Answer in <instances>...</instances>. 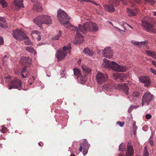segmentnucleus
<instances>
[{"label": "nucleus", "instance_id": "1", "mask_svg": "<svg viewBox=\"0 0 156 156\" xmlns=\"http://www.w3.org/2000/svg\"><path fill=\"white\" fill-rule=\"evenodd\" d=\"M70 27L71 30H76V34L79 38L83 37L82 35L80 33V32L86 34L88 31H96L98 29L96 24L91 22H86L83 24L82 26L80 24L78 28H77L76 27H74L72 26Z\"/></svg>", "mask_w": 156, "mask_h": 156}, {"label": "nucleus", "instance_id": "2", "mask_svg": "<svg viewBox=\"0 0 156 156\" xmlns=\"http://www.w3.org/2000/svg\"><path fill=\"white\" fill-rule=\"evenodd\" d=\"M102 65L105 68H111L112 70L117 71L124 72L128 69L127 67L120 66L114 61L110 62L105 58L103 59Z\"/></svg>", "mask_w": 156, "mask_h": 156}, {"label": "nucleus", "instance_id": "3", "mask_svg": "<svg viewBox=\"0 0 156 156\" xmlns=\"http://www.w3.org/2000/svg\"><path fill=\"white\" fill-rule=\"evenodd\" d=\"M71 49L70 44H69L67 46H63L62 50H58L56 54L58 61H60L64 58L66 55L67 51L68 53L70 54Z\"/></svg>", "mask_w": 156, "mask_h": 156}, {"label": "nucleus", "instance_id": "4", "mask_svg": "<svg viewBox=\"0 0 156 156\" xmlns=\"http://www.w3.org/2000/svg\"><path fill=\"white\" fill-rule=\"evenodd\" d=\"M57 17L59 22L62 24H67L69 23V17L67 13L62 10L58 11Z\"/></svg>", "mask_w": 156, "mask_h": 156}, {"label": "nucleus", "instance_id": "5", "mask_svg": "<svg viewBox=\"0 0 156 156\" xmlns=\"http://www.w3.org/2000/svg\"><path fill=\"white\" fill-rule=\"evenodd\" d=\"M141 23L142 27L147 31L152 34H156V29L153 23L151 22L149 20H142Z\"/></svg>", "mask_w": 156, "mask_h": 156}, {"label": "nucleus", "instance_id": "6", "mask_svg": "<svg viewBox=\"0 0 156 156\" xmlns=\"http://www.w3.org/2000/svg\"><path fill=\"white\" fill-rule=\"evenodd\" d=\"M108 76L106 74L98 71L96 74L95 80L97 83L99 84H101L108 80Z\"/></svg>", "mask_w": 156, "mask_h": 156}, {"label": "nucleus", "instance_id": "7", "mask_svg": "<svg viewBox=\"0 0 156 156\" xmlns=\"http://www.w3.org/2000/svg\"><path fill=\"white\" fill-rule=\"evenodd\" d=\"M153 96L149 92H146L144 94L142 100V105H148L150 102L153 99Z\"/></svg>", "mask_w": 156, "mask_h": 156}, {"label": "nucleus", "instance_id": "8", "mask_svg": "<svg viewBox=\"0 0 156 156\" xmlns=\"http://www.w3.org/2000/svg\"><path fill=\"white\" fill-rule=\"evenodd\" d=\"M12 34L14 38L19 41L23 40V37H26V34L21 30L17 29L13 31Z\"/></svg>", "mask_w": 156, "mask_h": 156}, {"label": "nucleus", "instance_id": "9", "mask_svg": "<svg viewBox=\"0 0 156 156\" xmlns=\"http://www.w3.org/2000/svg\"><path fill=\"white\" fill-rule=\"evenodd\" d=\"M22 85V83L21 81L18 79L15 78L10 82L9 89H11L14 88L20 90Z\"/></svg>", "mask_w": 156, "mask_h": 156}, {"label": "nucleus", "instance_id": "10", "mask_svg": "<svg viewBox=\"0 0 156 156\" xmlns=\"http://www.w3.org/2000/svg\"><path fill=\"white\" fill-rule=\"evenodd\" d=\"M52 23V20L51 17L47 15L40 16V24H51Z\"/></svg>", "mask_w": 156, "mask_h": 156}, {"label": "nucleus", "instance_id": "11", "mask_svg": "<svg viewBox=\"0 0 156 156\" xmlns=\"http://www.w3.org/2000/svg\"><path fill=\"white\" fill-rule=\"evenodd\" d=\"M114 78L119 82L124 81L128 77V75L124 73H116L113 74Z\"/></svg>", "mask_w": 156, "mask_h": 156}, {"label": "nucleus", "instance_id": "12", "mask_svg": "<svg viewBox=\"0 0 156 156\" xmlns=\"http://www.w3.org/2000/svg\"><path fill=\"white\" fill-rule=\"evenodd\" d=\"M31 59L29 57H22L20 61L21 65L27 67H30L31 65Z\"/></svg>", "mask_w": 156, "mask_h": 156}, {"label": "nucleus", "instance_id": "13", "mask_svg": "<svg viewBox=\"0 0 156 156\" xmlns=\"http://www.w3.org/2000/svg\"><path fill=\"white\" fill-rule=\"evenodd\" d=\"M126 155L123 153H120L118 156H133L134 155V151L133 147L130 145L127 146V150L126 151Z\"/></svg>", "mask_w": 156, "mask_h": 156}, {"label": "nucleus", "instance_id": "14", "mask_svg": "<svg viewBox=\"0 0 156 156\" xmlns=\"http://www.w3.org/2000/svg\"><path fill=\"white\" fill-rule=\"evenodd\" d=\"M113 51L110 47H107L104 49L103 52L104 57L108 58H111L112 56Z\"/></svg>", "mask_w": 156, "mask_h": 156}, {"label": "nucleus", "instance_id": "15", "mask_svg": "<svg viewBox=\"0 0 156 156\" xmlns=\"http://www.w3.org/2000/svg\"><path fill=\"white\" fill-rule=\"evenodd\" d=\"M139 80L140 82L144 83V85L148 87L151 84L149 78L147 76H143L139 78Z\"/></svg>", "mask_w": 156, "mask_h": 156}, {"label": "nucleus", "instance_id": "16", "mask_svg": "<svg viewBox=\"0 0 156 156\" xmlns=\"http://www.w3.org/2000/svg\"><path fill=\"white\" fill-rule=\"evenodd\" d=\"M23 1L22 0H15L14 1V4L15 6L16 10H18L20 8L24 7L22 3Z\"/></svg>", "mask_w": 156, "mask_h": 156}, {"label": "nucleus", "instance_id": "17", "mask_svg": "<svg viewBox=\"0 0 156 156\" xmlns=\"http://www.w3.org/2000/svg\"><path fill=\"white\" fill-rule=\"evenodd\" d=\"M82 68L83 70V72L85 74L84 76V78H85L86 75L90 73L91 71V69L90 68L85 65L82 66Z\"/></svg>", "mask_w": 156, "mask_h": 156}, {"label": "nucleus", "instance_id": "18", "mask_svg": "<svg viewBox=\"0 0 156 156\" xmlns=\"http://www.w3.org/2000/svg\"><path fill=\"white\" fill-rule=\"evenodd\" d=\"M5 18L0 17V26L2 28H6L7 27V23Z\"/></svg>", "mask_w": 156, "mask_h": 156}, {"label": "nucleus", "instance_id": "19", "mask_svg": "<svg viewBox=\"0 0 156 156\" xmlns=\"http://www.w3.org/2000/svg\"><path fill=\"white\" fill-rule=\"evenodd\" d=\"M32 2H33L36 3L34 4L33 7V10L35 12H38L39 9V4L38 2H37V1H36L35 0H31Z\"/></svg>", "mask_w": 156, "mask_h": 156}, {"label": "nucleus", "instance_id": "20", "mask_svg": "<svg viewBox=\"0 0 156 156\" xmlns=\"http://www.w3.org/2000/svg\"><path fill=\"white\" fill-rule=\"evenodd\" d=\"M145 52L147 55L148 56L151 57L154 59H156V52L148 50H146Z\"/></svg>", "mask_w": 156, "mask_h": 156}, {"label": "nucleus", "instance_id": "21", "mask_svg": "<svg viewBox=\"0 0 156 156\" xmlns=\"http://www.w3.org/2000/svg\"><path fill=\"white\" fill-rule=\"evenodd\" d=\"M127 11L128 15L130 16H135L137 13V11L136 9L132 10L128 9Z\"/></svg>", "mask_w": 156, "mask_h": 156}, {"label": "nucleus", "instance_id": "22", "mask_svg": "<svg viewBox=\"0 0 156 156\" xmlns=\"http://www.w3.org/2000/svg\"><path fill=\"white\" fill-rule=\"evenodd\" d=\"M83 145H84L86 146V148L83 149V154L85 155L87 154L88 151V150L89 147H90V145L89 144L88 142L86 140H85L84 141Z\"/></svg>", "mask_w": 156, "mask_h": 156}, {"label": "nucleus", "instance_id": "23", "mask_svg": "<svg viewBox=\"0 0 156 156\" xmlns=\"http://www.w3.org/2000/svg\"><path fill=\"white\" fill-rule=\"evenodd\" d=\"M73 72L74 75L77 76V77H79L81 76L82 77V76H81L80 70L77 68H74L73 69Z\"/></svg>", "mask_w": 156, "mask_h": 156}, {"label": "nucleus", "instance_id": "24", "mask_svg": "<svg viewBox=\"0 0 156 156\" xmlns=\"http://www.w3.org/2000/svg\"><path fill=\"white\" fill-rule=\"evenodd\" d=\"M121 89L125 94L128 95V94L129 88L127 84H124L122 85Z\"/></svg>", "mask_w": 156, "mask_h": 156}, {"label": "nucleus", "instance_id": "25", "mask_svg": "<svg viewBox=\"0 0 156 156\" xmlns=\"http://www.w3.org/2000/svg\"><path fill=\"white\" fill-rule=\"evenodd\" d=\"M103 87L107 91H111L112 89L113 86L112 85L108 83L104 85Z\"/></svg>", "mask_w": 156, "mask_h": 156}, {"label": "nucleus", "instance_id": "26", "mask_svg": "<svg viewBox=\"0 0 156 156\" xmlns=\"http://www.w3.org/2000/svg\"><path fill=\"white\" fill-rule=\"evenodd\" d=\"M131 43H133L135 45H138L139 47L141 46L142 45H144L145 44H147V41H141V42H139L138 41H132Z\"/></svg>", "mask_w": 156, "mask_h": 156}, {"label": "nucleus", "instance_id": "27", "mask_svg": "<svg viewBox=\"0 0 156 156\" xmlns=\"http://www.w3.org/2000/svg\"><path fill=\"white\" fill-rule=\"evenodd\" d=\"M26 50L28 52L33 53L34 54H36V52L34 51L33 47L27 46L25 48Z\"/></svg>", "mask_w": 156, "mask_h": 156}, {"label": "nucleus", "instance_id": "28", "mask_svg": "<svg viewBox=\"0 0 156 156\" xmlns=\"http://www.w3.org/2000/svg\"><path fill=\"white\" fill-rule=\"evenodd\" d=\"M26 37H23V39H25V40L24 41V42L27 45H31L32 44V43L30 41L29 37L26 35Z\"/></svg>", "mask_w": 156, "mask_h": 156}, {"label": "nucleus", "instance_id": "29", "mask_svg": "<svg viewBox=\"0 0 156 156\" xmlns=\"http://www.w3.org/2000/svg\"><path fill=\"white\" fill-rule=\"evenodd\" d=\"M83 51L84 53L87 54L90 56H92L93 54V52L87 48H84L83 50Z\"/></svg>", "mask_w": 156, "mask_h": 156}, {"label": "nucleus", "instance_id": "30", "mask_svg": "<svg viewBox=\"0 0 156 156\" xmlns=\"http://www.w3.org/2000/svg\"><path fill=\"white\" fill-rule=\"evenodd\" d=\"M62 32L61 30H59L57 35L52 38L53 40H58L62 35Z\"/></svg>", "mask_w": 156, "mask_h": 156}, {"label": "nucleus", "instance_id": "31", "mask_svg": "<svg viewBox=\"0 0 156 156\" xmlns=\"http://www.w3.org/2000/svg\"><path fill=\"white\" fill-rule=\"evenodd\" d=\"M9 57V56H8L5 55L2 58V61L3 64L5 65Z\"/></svg>", "mask_w": 156, "mask_h": 156}, {"label": "nucleus", "instance_id": "32", "mask_svg": "<svg viewBox=\"0 0 156 156\" xmlns=\"http://www.w3.org/2000/svg\"><path fill=\"white\" fill-rule=\"evenodd\" d=\"M0 4L2 5L3 8H5L7 7V3L5 0H0Z\"/></svg>", "mask_w": 156, "mask_h": 156}, {"label": "nucleus", "instance_id": "33", "mask_svg": "<svg viewBox=\"0 0 156 156\" xmlns=\"http://www.w3.org/2000/svg\"><path fill=\"white\" fill-rule=\"evenodd\" d=\"M26 66L23 68L21 72V76L23 77H25L26 76H24V73H25L27 71V69L26 68Z\"/></svg>", "mask_w": 156, "mask_h": 156}, {"label": "nucleus", "instance_id": "34", "mask_svg": "<svg viewBox=\"0 0 156 156\" xmlns=\"http://www.w3.org/2000/svg\"><path fill=\"white\" fill-rule=\"evenodd\" d=\"M140 94L138 92H135L133 93L132 94V96L133 97L135 98H138L139 95Z\"/></svg>", "mask_w": 156, "mask_h": 156}, {"label": "nucleus", "instance_id": "35", "mask_svg": "<svg viewBox=\"0 0 156 156\" xmlns=\"http://www.w3.org/2000/svg\"><path fill=\"white\" fill-rule=\"evenodd\" d=\"M125 146L124 144L123 143H122L119 146V150L120 151H123L125 150Z\"/></svg>", "mask_w": 156, "mask_h": 156}, {"label": "nucleus", "instance_id": "36", "mask_svg": "<svg viewBox=\"0 0 156 156\" xmlns=\"http://www.w3.org/2000/svg\"><path fill=\"white\" fill-rule=\"evenodd\" d=\"M34 22L38 26H39V18L38 16L34 19Z\"/></svg>", "mask_w": 156, "mask_h": 156}, {"label": "nucleus", "instance_id": "37", "mask_svg": "<svg viewBox=\"0 0 156 156\" xmlns=\"http://www.w3.org/2000/svg\"><path fill=\"white\" fill-rule=\"evenodd\" d=\"M144 149L143 156H149V153L146 146L144 147Z\"/></svg>", "mask_w": 156, "mask_h": 156}, {"label": "nucleus", "instance_id": "38", "mask_svg": "<svg viewBox=\"0 0 156 156\" xmlns=\"http://www.w3.org/2000/svg\"><path fill=\"white\" fill-rule=\"evenodd\" d=\"M153 137L151 136L150 137L148 140L149 143L151 146H153L154 145V142L153 141Z\"/></svg>", "mask_w": 156, "mask_h": 156}, {"label": "nucleus", "instance_id": "39", "mask_svg": "<svg viewBox=\"0 0 156 156\" xmlns=\"http://www.w3.org/2000/svg\"><path fill=\"white\" fill-rule=\"evenodd\" d=\"M117 124L119 125L121 127H123L125 124V122H123L118 121L117 122Z\"/></svg>", "mask_w": 156, "mask_h": 156}, {"label": "nucleus", "instance_id": "40", "mask_svg": "<svg viewBox=\"0 0 156 156\" xmlns=\"http://www.w3.org/2000/svg\"><path fill=\"white\" fill-rule=\"evenodd\" d=\"M2 129L0 130L1 132L3 133H5L7 131V128L6 127L3 126H2Z\"/></svg>", "mask_w": 156, "mask_h": 156}, {"label": "nucleus", "instance_id": "41", "mask_svg": "<svg viewBox=\"0 0 156 156\" xmlns=\"http://www.w3.org/2000/svg\"><path fill=\"white\" fill-rule=\"evenodd\" d=\"M146 2L149 3L150 5H153L154 4V1L153 0H144Z\"/></svg>", "mask_w": 156, "mask_h": 156}, {"label": "nucleus", "instance_id": "42", "mask_svg": "<svg viewBox=\"0 0 156 156\" xmlns=\"http://www.w3.org/2000/svg\"><path fill=\"white\" fill-rule=\"evenodd\" d=\"M39 32L37 30L33 31L31 34L32 36H34L35 34H37L38 35V36L39 37V35H38Z\"/></svg>", "mask_w": 156, "mask_h": 156}, {"label": "nucleus", "instance_id": "43", "mask_svg": "<svg viewBox=\"0 0 156 156\" xmlns=\"http://www.w3.org/2000/svg\"><path fill=\"white\" fill-rule=\"evenodd\" d=\"M151 117L152 116L150 114H147L145 116V118L147 119H149L151 118Z\"/></svg>", "mask_w": 156, "mask_h": 156}, {"label": "nucleus", "instance_id": "44", "mask_svg": "<svg viewBox=\"0 0 156 156\" xmlns=\"http://www.w3.org/2000/svg\"><path fill=\"white\" fill-rule=\"evenodd\" d=\"M135 107V106H130V107L129 108V109L128 110V112L129 113H130L131 112L132 110H133V108H134Z\"/></svg>", "mask_w": 156, "mask_h": 156}, {"label": "nucleus", "instance_id": "45", "mask_svg": "<svg viewBox=\"0 0 156 156\" xmlns=\"http://www.w3.org/2000/svg\"><path fill=\"white\" fill-rule=\"evenodd\" d=\"M151 72L155 75L156 74V70L154 69L151 68L150 69Z\"/></svg>", "mask_w": 156, "mask_h": 156}, {"label": "nucleus", "instance_id": "46", "mask_svg": "<svg viewBox=\"0 0 156 156\" xmlns=\"http://www.w3.org/2000/svg\"><path fill=\"white\" fill-rule=\"evenodd\" d=\"M4 43V41L3 38L0 36V45Z\"/></svg>", "mask_w": 156, "mask_h": 156}, {"label": "nucleus", "instance_id": "47", "mask_svg": "<svg viewBox=\"0 0 156 156\" xmlns=\"http://www.w3.org/2000/svg\"><path fill=\"white\" fill-rule=\"evenodd\" d=\"M136 2L140 4L141 3V0H135Z\"/></svg>", "mask_w": 156, "mask_h": 156}, {"label": "nucleus", "instance_id": "48", "mask_svg": "<svg viewBox=\"0 0 156 156\" xmlns=\"http://www.w3.org/2000/svg\"><path fill=\"white\" fill-rule=\"evenodd\" d=\"M28 73L27 72H26L25 73H24V76H26L25 77H23V78H26V77H28Z\"/></svg>", "mask_w": 156, "mask_h": 156}, {"label": "nucleus", "instance_id": "49", "mask_svg": "<svg viewBox=\"0 0 156 156\" xmlns=\"http://www.w3.org/2000/svg\"><path fill=\"white\" fill-rule=\"evenodd\" d=\"M152 64L156 67V62L154 61H153Z\"/></svg>", "mask_w": 156, "mask_h": 156}, {"label": "nucleus", "instance_id": "50", "mask_svg": "<svg viewBox=\"0 0 156 156\" xmlns=\"http://www.w3.org/2000/svg\"><path fill=\"white\" fill-rule=\"evenodd\" d=\"M82 145H81L80 146V148H79V151L80 152L81 151H82V149H83V148H82Z\"/></svg>", "mask_w": 156, "mask_h": 156}, {"label": "nucleus", "instance_id": "51", "mask_svg": "<svg viewBox=\"0 0 156 156\" xmlns=\"http://www.w3.org/2000/svg\"><path fill=\"white\" fill-rule=\"evenodd\" d=\"M78 1L82 2L83 1H88L87 0H77ZM88 1L91 2V1L89 0Z\"/></svg>", "mask_w": 156, "mask_h": 156}, {"label": "nucleus", "instance_id": "52", "mask_svg": "<svg viewBox=\"0 0 156 156\" xmlns=\"http://www.w3.org/2000/svg\"><path fill=\"white\" fill-rule=\"evenodd\" d=\"M153 13L154 16H156V11H153Z\"/></svg>", "mask_w": 156, "mask_h": 156}, {"label": "nucleus", "instance_id": "53", "mask_svg": "<svg viewBox=\"0 0 156 156\" xmlns=\"http://www.w3.org/2000/svg\"><path fill=\"white\" fill-rule=\"evenodd\" d=\"M83 40L82 39L81 40V41L80 42V41H79V42H78V43H79V44H80L81 43L83 42Z\"/></svg>", "mask_w": 156, "mask_h": 156}, {"label": "nucleus", "instance_id": "54", "mask_svg": "<svg viewBox=\"0 0 156 156\" xmlns=\"http://www.w3.org/2000/svg\"><path fill=\"white\" fill-rule=\"evenodd\" d=\"M42 9H43L42 7H41L40 6V12L42 11Z\"/></svg>", "mask_w": 156, "mask_h": 156}, {"label": "nucleus", "instance_id": "55", "mask_svg": "<svg viewBox=\"0 0 156 156\" xmlns=\"http://www.w3.org/2000/svg\"><path fill=\"white\" fill-rule=\"evenodd\" d=\"M133 128L135 129H136V128L137 127V126H135L134 124L133 125Z\"/></svg>", "mask_w": 156, "mask_h": 156}, {"label": "nucleus", "instance_id": "56", "mask_svg": "<svg viewBox=\"0 0 156 156\" xmlns=\"http://www.w3.org/2000/svg\"><path fill=\"white\" fill-rule=\"evenodd\" d=\"M70 156H76V155L73 154H71Z\"/></svg>", "mask_w": 156, "mask_h": 156}, {"label": "nucleus", "instance_id": "57", "mask_svg": "<svg viewBox=\"0 0 156 156\" xmlns=\"http://www.w3.org/2000/svg\"><path fill=\"white\" fill-rule=\"evenodd\" d=\"M128 26L131 29L133 28V27L131 26H130V25H128Z\"/></svg>", "mask_w": 156, "mask_h": 156}, {"label": "nucleus", "instance_id": "58", "mask_svg": "<svg viewBox=\"0 0 156 156\" xmlns=\"http://www.w3.org/2000/svg\"><path fill=\"white\" fill-rule=\"evenodd\" d=\"M119 31H121V30L120 29H119Z\"/></svg>", "mask_w": 156, "mask_h": 156}, {"label": "nucleus", "instance_id": "59", "mask_svg": "<svg viewBox=\"0 0 156 156\" xmlns=\"http://www.w3.org/2000/svg\"><path fill=\"white\" fill-rule=\"evenodd\" d=\"M32 83H30V85H31V84H32Z\"/></svg>", "mask_w": 156, "mask_h": 156}, {"label": "nucleus", "instance_id": "60", "mask_svg": "<svg viewBox=\"0 0 156 156\" xmlns=\"http://www.w3.org/2000/svg\"><path fill=\"white\" fill-rule=\"evenodd\" d=\"M39 145H40V146H41V144H40V143Z\"/></svg>", "mask_w": 156, "mask_h": 156}, {"label": "nucleus", "instance_id": "61", "mask_svg": "<svg viewBox=\"0 0 156 156\" xmlns=\"http://www.w3.org/2000/svg\"><path fill=\"white\" fill-rule=\"evenodd\" d=\"M47 76H48V77H49V76H49V75H47Z\"/></svg>", "mask_w": 156, "mask_h": 156}, {"label": "nucleus", "instance_id": "62", "mask_svg": "<svg viewBox=\"0 0 156 156\" xmlns=\"http://www.w3.org/2000/svg\"><path fill=\"white\" fill-rule=\"evenodd\" d=\"M39 39L40 40L41 39V38H40H40H39Z\"/></svg>", "mask_w": 156, "mask_h": 156}, {"label": "nucleus", "instance_id": "63", "mask_svg": "<svg viewBox=\"0 0 156 156\" xmlns=\"http://www.w3.org/2000/svg\"><path fill=\"white\" fill-rule=\"evenodd\" d=\"M95 5H97V4L96 3H95Z\"/></svg>", "mask_w": 156, "mask_h": 156}, {"label": "nucleus", "instance_id": "64", "mask_svg": "<svg viewBox=\"0 0 156 156\" xmlns=\"http://www.w3.org/2000/svg\"><path fill=\"white\" fill-rule=\"evenodd\" d=\"M33 78L34 79V76L33 77Z\"/></svg>", "mask_w": 156, "mask_h": 156}]
</instances>
